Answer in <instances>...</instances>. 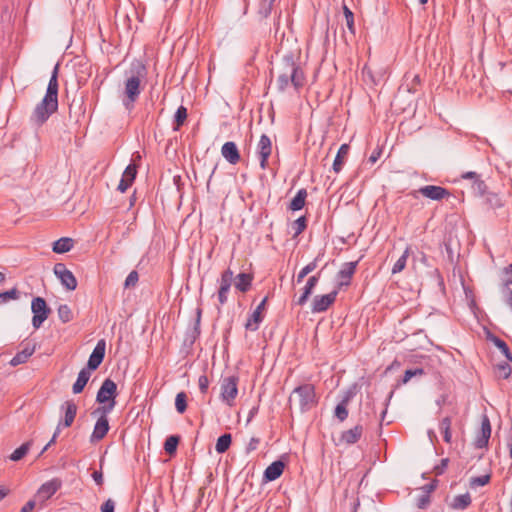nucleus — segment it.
Segmentation results:
<instances>
[{"mask_svg":"<svg viewBox=\"0 0 512 512\" xmlns=\"http://www.w3.org/2000/svg\"><path fill=\"white\" fill-rule=\"evenodd\" d=\"M58 70L59 65L53 69L50 77L46 94L42 101L36 105L31 121L36 125H42L58 109Z\"/></svg>","mask_w":512,"mask_h":512,"instance_id":"nucleus-1","label":"nucleus"},{"mask_svg":"<svg viewBox=\"0 0 512 512\" xmlns=\"http://www.w3.org/2000/svg\"><path fill=\"white\" fill-rule=\"evenodd\" d=\"M276 82L278 90L281 92L285 91L290 83L296 90L303 87L305 83L304 73L292 54L283 57Z\"/></svg>","mask_w":512,"mask_h":512,"instance_id":"nucleus-2","label":"nucleus"},{"mask_svg":"<svg viewBox=\"0 0 512 512\" xmlns=\"http://www.w3.org/2000/svg\"><path fill=\"white\" fill-rule=\"evenodd\" d=\"M147 75V69L141 62L133 63L124 83L123 105L131 109L143 89L141 83Z\"/></svg>","mask_w":512,"mask_h":512,"instance_id":"nucleus-3","label":"nucleus"},{"mask_svg":"<svg viewBox=\"0 0 512 512\" xmlns=\"http://www.w3.org/2000/svg\"><path fill=\"white\" fill-rule=\"evenodd\" d=\"M316 404L315 389L311 384L296 387L289 397V407L292 413H307Z\"/></svg>","mask_w":512,"mask_h":512,"instance_id":"nucleus-4","label":"nucleus"},{"mask_svg":"<svg viewBox=\"0 0 512 512\" xmlns=\"http://www.w3.org/2000/svg\"><path fill=\"white\" fill-rule=\"evenodd\" d=\"M116 389L114 381L109 378L104 380L96 396L99 406L92 412V416H107L112 412L115 406Z\"/></svg>","mask_w":512,"mask_h":512,"instance_id":"nucleus-5","label":"nucleus"},{"mask_svg":"<svg viewBox=\"0 0 512 512\" xmlns=\"http://www.w3.org/2000/svg\"><path fill=\"white\" fill-rule=\"evenodd\" d=\"M239 377L236 375L222 377L220 380V396L223 402L232 406L238 395Z\"/></svg>","mask_w":512,"mask_h":512,"instance_id":"nucleus-6","label":"nucleus"},{"mask_svg":"<svg viewBox=\"0 0 512 512\" xmlns=\"http://www.w3.org/2000/svg\"><path fill=\"white\" fill-rule=\"evenodd\" d=\"M31 311L33 313L32 326L39 329L51 313V308L42 297H34L31 302Z\"/></svg>","mask_w":512,"mask_h":512,"instance_id":"nucleus-7","label":"nucleus"},{"mask_svg":"<svg viewBox=\"0 0 512 512\" xmlns=\"http://www.w3.org/2000/svg\"><path fill=\"white\" fill-rule=\"evenodd\" d=\"M54 274L60 280L61 284L69 291H73L77 287V280L73 273L67 269L63 263H56L53 268Z\"/></svg>","mask_w":512,"mask_h":512,"instance_id":"nucleus-8","label":"nucleus"},{"mask_svg":"<svg viewBox=\"0 0 512 512\" xmlns=\"http://www.w3.org/2000/svg\"><path fill=\"white\" fill-rule=\"evenodd\" d=\"M233 280L234 273L231 269L228 268L221 274L218 289V301L221 305H224L227 302V294L231 288Z\"/></svg>","mask_w":512,"mask_h":512,"instance_id":"nucleus-9","label":"nucleus"},{"mask_svg":"<svg viewBox=\"0 0 512 512\" xmlns=\"http://www.w3.org/2000/svg\"><path fill=\"white\" fill-rule=\"evenodd\" d=\"M337 294L338 291L333 290L328 294L315 296L312 302V312L320 313L326 311L335 302Z\"/></svg>","mask_w":512,"mask_h":512,"instance_id":"nucleus-10","label":"nucleus"},{"mask_svg":"<svg viewBox=\"0 0 512 512\" xmlns=\"http://www.w3.org/2000/svg\"><path fill=\"white\" fill-rule=\"evenodd\" d=\"M272 152V143L270 138L263 134L257 145V155L260 160V167L264 170L268 166V158Z\"/></svg>","mask_w":512,"mask_h":512,"instance_id":"nucleus-11","label":"nucleus"},{"mask_svg":"<svg viewBox=\"0 0 512 512\" xmlns=\"http://www.w3.org/2000/svg\"><path fill=\"white\" fill-rule=\"evenodd\" d=\"M105 348V340H99L88 359L87 367H85L84 369H89V372L96 370L100 366L105 357Z\"/></svg>","mask_w":512,"mask_h":512,"instance_id":"nucleus-12","label":"nucleus"},{"mask_svg":"<svg viewBox=\"0 0 512 512\" xmlns=\"http://www.w3.org/2000/svg\"><path fill=\"white\" fill-rule=\"evenodd\" d=\"M363 434V427L361 425H355L346 431L341 432L338 441H335L336 445H353L357 443Z\"/></svg>","mask_w":512,"mask_h":512,"instance_id":"nucleus-13","label":"nucleus"},{"mask_svg":"<svg viewBox=\"0 0 512 512\" xmlns=\"http://www.w3.org/2000/svg\"><path fill=\"white\" fill-rule=\"evenodd\" d=\"M358 393L356 384L350 386L343 394L341 401L335 407V416H347L348 405Z\"/></svg>","mask_w":512,"mask_h":512,"instance_id":"nucleus-14","label":"nucleus"},{"mask_svg":"<svg viewBox=\"0 0 512 512\" xmlns=\"http://www.w3.org/2000/svg\"><path fill=\"white\" fill-rule=\"evenodd\" d=\"M421 195L431 200L440 201L445 197L450 196L449 190L444 187L436 185H426L418 189L417 191Z\"/></svg>","mask_w":512,"mask_h":512,"instance_id":"nucleus-15","label":"nucleus"},{"mask_svg":"<svg viewBox=\"0 0 512 512\" xmlns=\"http://www.w3.org/2000/svg\"><path fill=\"white\" fill-rule=\"evenodd\" d=\"M491 437V424L489 418H483L480 430L475 438L474 445L478 449H483L488 446Z\"/></svg>","mask_w":512,"mask_h":512,"instance_id":"nucleus-16","label":"nucleus"},{"mask_svg":"<svg viewBox=\"0 0 512 512\" xmlns=\"http://www.w3.org/2000/svg\"><path fill=\"white\" fill-rule=\"evenodd\" d=\"M268 297H265L260 304L256 307V309L252 312L250 317L248 318L245 328L249 331H256L259 328L260 323L263 320V311L265 309V305Z\"/></svg>","mask_w":512,"mask_h":512,"instance_id":"nucleus-17","label":"nucleus"},{"mask_svg":"<svg viewBox=\"0 0 512 512\" xmlns=\"http://www.w3.org/2000/svg\"><path fill=\"white\" fill-rule=\"evenodd\" d=\"M358 261L344 263L340 271L337 273L339 280L338 287L350 285L351 278L356 271Z\"/></svg>","mask_w":512,"mask_h":512,"instance_id":"nucleus-18","label":"nucleus"},{"mask_svg":"<svg viewBox=\"0 0 512 512\" xmlns=\"http://www.w3.org/2000/svg\"><path fill=\"white\" fill-rule=\"evenodd\" d=\"M221 154L232 165L237 164L241 158L236 144L232 141L223 144Z\"/></svg>","mask_w":512,"mask_h":512,"instance_id":"nucleus-19","label":"nucleus"},{"mask_svg":"<svg viewBox=\"0 0 512 512\" xmlns=\"http://www.w3.org/2000/svg\"><path fill=\"white\" fill-rule=\"evenodd\" d=\"M284 467L285 464L281 460L272 462L264 471V480L266 482H271L278 479L282 475Z\"/></svg>","mask_w":512,"mask_h":512,"instance_id":"nucleus-20","label":"nucleus"},{"mask_svg":"<svg viewBox=\"0 0 512 512\" xmlns=\"http://www.w3.org/2000/svg\"><path fill=\"white\" fill-rule=\"evenodd\" d=\"M61 483L58 480H51L41 485L37 491V497L43 501L53 496L60 488Z\"/></svg>","mask_w":512,"mask_h":512,"instance_id":"nucleus-21","label":"nucleus"},{"mask_svg":"<svg viewBox=\"0 0 512 512\" xmlns=\"http://www.w3.org/2000/svg\"><path fill=\"white\" fill-rule=\"evenodd\" d=\"M462 178L472 181V189L475 193L479 195H483L485 193L487 186L484 180H482L480 175H478L476 172H466L462 174Z\"/></svg>","mask_w":512,"mask_h":512,"instance_id":"nucleus-22","label":"nucleus"},{"mask_svg":"<svg viewBox=\"0 0 512 512\" xmlns=\"http://www.w3.org/2000/svg\"><path fill=\"white\" fill-rule=\"evenodd\" d=\"M35 352V345H26L21 351L16 353V355L10 360L9 364L13 367L18 366L20 364L26 363L28 359Z\"/></svg>","mask_w":512,"mask_h":512,"instance_id":"nucleus-23","label":"nucleus"},{"mask_svg":"<svg viewBox=\"0 0 512 512\" xmlns=\"http://www.w3.org/2000/svg\"><path fill=\"white\" fill-rule=\"evenodd\" d=\"M109 424L107 418H98L91 435V441L101 440L108 432Z\"/></svg>","mask_w":512,"mask_h":512,"instance_id":"nucleus-24","label":"nucleus"},{"mask_svg":"<svg viewBox=\"0 0 512 512\" xmlns=\"http://www.w3.org/2000/svg\"><path fill=\"white\" fill-rule=\"evenodd\" d=\"M349 150L350 146L346 143L340 146L332 165L333 171L335 173H339L342 170L345 158L347 157Z\"/></svg>","mask_w":512,"mask_h":512,"instance_id":"nucleus-25","label":"nucleus"},{"mask_svg":"<svg viewBox=\"0 0 512 512\" xmlns=\"http://www.w3.org/2000/svg\"><path fill=\"white\" fill-rule=\"evenodd\" d=\"M91 376V372H89V369H82L77 377L76 382L73 384L72 391L74 394H79L83 391L85 388L87 382L89 381Z\"/></svg>","mask_w":512,"mask_h":512,"instance_id":"nucleus-26","label":"nucleus"},{"mask_svg":"<svg viewBox=\"0 0 512 512\" xmlns=\"http://www.w3.org/2000/svg\"><path fill=\"white\" fill-rule=\"evenodd\" d=\"M234 280L236 289L241 292H247L251 287L253 276L247 273H240Z\"/></svg>","mask_w":512,"mask_h":512,"instance_id":"nucleus-27","label":"nucleus"},{"mask_svg":"<svg viewBox=\"0 0 512 512\" xmlns=\"http://www.w3.org/2000/svg\"><path fill=\"white\" fill-rule=\"evenodd\" d=\"M512 361L507 360L505 358L504 361H501L494 366V372L497 378L500 379H507L511 375L512 369L510 366V363Z\"/></svg>","mask_w":512,"mask_h":512,"instance_id":"nucleus-28","label":"nucleus"},{"mask_svg":"<svg viewBox=\"0 0 512 512\" xmlns=\"http://www.w3.org/2000/svg\"><path fill=\"white\" fill-rule=\"evenodd\" d=\"M306 198H307L306 189L302 188V189L298 190L295 197L291 200L288 208L292 211L301 210L305 205Z\"/></svg>","mask_w":512,"mask_h":512,"instance_id":"nucleus-29","label":"nucleus"},{"mask_svg":"<svg viewBox=\"0 0 512 512\" xmlns=\"http://www.w3.org/2000/svg\"><path fill=\"white\" fill-rule=\"evenodd\" d=\"M73 239L63 237L53 243V251L58 254L66 253L73 248Z\"/></svg>","mask_w":512,"mask_h":512,"instance_id":"nucleus-30","label":"nucleus"},{"mask_svg":"<svg viewBox=\"0 0 512 512\" xmlns=\"http://www.w3.org/2000/svg\"><path fill=\"white\" fill-rule=\"evenodd\" d=\"M470 504H471V496L467 492L465 494L455 496L451 503V507L456 510H464Z\"/></svg>","mask_w":512,"mask_h":512,"instance_id":"nucleus-31","label":"nucleus"},{"mask_svg":"<svg viewBox=\"0 0 512 512\" xmlns=\"http://www.w3.org/2000/svg\"><path fill=\"white\" fill-rule=\"evenodd\" d=\"M231 442H232L231 434L225 433V434L221 435L217 439V442L215 445L216 452L219 454L225 453L229 449Z\"/></svg>","mask_w":512,"mask_h":512,"instance_id":"nucleus-32","label":"nucleus"},{"mask_svg":"<svg viewBox=\"0 0 512 512\" xmlns=\"http://www.w3.org/2000/svg\"><path fill=\"white\" fill-rule=\"evenodd\" d=\"M30 447L31 441L23 443L20 447L11 453L9 459L14 462L21 460L28 453Z\"/></svg>","mask_w":512,"mask_h":512,"instance_id":"nucleus-33","label":"nucleus"},{"mask_svg":"<svg viewBox=\"0 0 512 512\" xmlns=\"http://www.w3.org/2000/svg\"><path fill=\"white\" fill-rule=\"evenodd\" d=\"M490 340L494 343L496 347L500 349V351L507 360L512 361V353L510 352V349L505 341H503L497 336H491Z\"/></svg>","mask_w":512,"mask_h":512,"instance_id":"nucleus-34","label":"nucleus"},{"mask_svg":"<svg viewBox=\"0 0 512 512\" xmlns=\"http://www.w3.org/2000/svg\"><path fill=\"white\" fill-rule=\"evenodd\" d=\"M439 430L443 434L444 441L446 443H450L452 439L450 418L442 419V421L439 423Z\"/></svg>","mask_w":512,"mask_h":512,"instance_id":"nucleus-35","label":"nucleus"},{"mask_svg":"<svg viewBox=\"0 0 512 512\" xmlns=\"http://www.w3.org/2000/svg\"><path fill=\"white\" fill-rule=\"evenodd\" d=\"M57 313L62 323H68L73 320V312L67 304H61L57 309Z\"/></svg>","mask_w":512,"mask_h":512,"instance_id":"nucleus-36","label":"nucleus"},{"mask_svg":"<svg viewBox=\"0 0 512 512\" xmlns=\"http://www.w3.org/2000/svg\"><path fill=\"white\" fill-rule=\"evenodd\" d=\"M180 441V436L178 435H171L167 437L164 443V450L169 455H172L176 452L178 443Z\"/></svg>","mask_w":512,"mask_h":512,"instance_id":"nucleus-37","label":"nucleus"},{"mask_svg":"<svg viewBox=\"0 0 512 512\" xmlns=\"http://www.w3.org/2000/svg\"><path fill=\"white\" fill-rule=\"evenodd\" d=\"M512 285V263L503 269V278L501 284V293L505 292L506 289H511Z\"/></svg>","mask_w":512,"mask_h":512,"instance_id":"nucleus-38","label":"nucleus"},{"mask_svg":"<svg viewBox=\"0 0 512 512\" xmlns=\"http://www.w3.org/2000/svg\"><path fill=\"white\" fill-rule=\"evenodd\" d=\"M187 119V109L183 105H181L174 115V130H178Z\"/></svg>","mask_w":512,"mask_h":512,"instance_id":"nucleus-39","label":"nucleus"},{"mask_svg":"<svg viewBox=\"0 0 512 512\" xmlns=\"http://www.w3.org/2000/svg\"><path fill=\"white\" fill-rule=\"evenodd\" d=\"M275 0H261L259 3L258 14L262 18H267L272 11V7Z\"/></svg>","mask_w":512,"mask_h":512,"instance_id":"nucleus-40","label":"nucleus"},{"mask_svg":"<svg viewBox=\"0 0 512 512\" xmlns=\"http://www.w3.org/2000/svg\"><path fill=\"white\" fill-rule=\"evenodd\" d=\"M409 253H410V249H409V247H407L405 249V251L403 252L402 256L395 262V264L392 268V274L399 273L405 268Z\"/></svg>","mask_w":512,"mask_h":512,"instance_id":"nucleus-41","label":"nucleus"},{"mask_svg":"<svg viewBox=\"0 0 512 512\" xmlns=\"http://www.w3.org/2000/svg\"><path fill=\"white\" fill-rule=\"evenodd\" d=\"M307 227L306 217L301 216L292 223V229L294 230L293 237L299 236Z\"/></svg>","mask_w":512,"mask_h":512,"instance_id":"nucleus-42","label":"nucleus"},{"mask_svg":"<svg viewBox=\"0 0 512 512\" xmlns=\"http://www.w3.org/2000/svg\"><path fill=\"white\" fill-rule=\"evenodd\" d=\"M175 407L179 414H182L186 411L187 395L184 392H180L176 395Z\"/></svg>","mask_w":512,"mask_h":512,"instance_id":"nucleus-43","label":"nucleus"},{"mask_svg":"<svg viewBox=\"0 0 512 512\" xmlns=\"http://www.w3.org/2000/svg\"><path fill=\"white\" fill-rule=\"evenodd\" d=\"M489 481H490V475L486 474V475L472 477L470 479L469 484H470L471 488H477V487L484 486V485L488 484Z\"/></svg>","mask_w":512,"mask_h":512,"instance_id":"nucleus-44","label":"nucleus"},{"mask_svg":"<svg viewBox=\"0 0 512 512\" xmlns=\"http://www.w3.org/2000/svg\"><path fill=\"white\" fill-rule=\"evenodd\" d=\"M320 276H321V272H318L317 274L310 276L308 278V280L306 282V285L304 286L303 290L306 293L312 294L313 289L316 287V285L319 282Z\"/></svg>","mask_w":512,"mask_h":512,"instance_id":"nucleus-45","label":"nucleus"},{"mask_svg":"<svg viewBox=\"0 0 512 512\" xmlns=\"http://www.w3.org/2000/svg\"><path fill=\"white\" fill-rule=\"evenodd\" d=\"M77 409V405L73 401H66L61 406V412L64 413V416H76Z\"/></svg>","mask_w":512,"mask_h":512,"instance_id":"nucleus-46","label":"nucleus"},{"mask_svg":"<svg viewBox=\"0 0 512 512\" xmlns=\"http://www.w3.org/2000/svg\"><path fill=\"white\" fill-rule=\"evenodd\" d=\"M137 175V166L135 164H129L123 172L122 178L134 182Z\"/></svg>","mask_w":512,"mask_h":512,"instance_id":"nucleus-47","label":"nucleus"},{"mask_svg":"<svg viewBox=\"0 0 512 512\" xmlns=\"http://www.w3.org/2000/svg\"><path fill=\"white\" fill-rule=\"evenodd\" d=\"M19 298V291L17 288L0 293V304L6 303L10 299L16 300Z\"/></svg>","mask_w":512,"mask_h":512,"instance_id":"nucleus-48","label":"nucleus"},{"mask_svg":"<svg viewBox=\"0 0 512 512\" xmlns=\"http://www.w3.org/2000/svg\"><path fill=\"white\" fill-rule=\"evenodd\" d=\"M343 11H344L345 19H346V25H347L349 31L352 34H355L354 14H353V12L346 5H344Z\"/></svg>","mask_w":512,"mask_h":512,"instance_id":"nucleus-49","label":"nucleus"},{"mask_svg":"<svg viewBox=\"0 0 512 512\" xmlns=\"http://www.w3.org/2000/svg\"><path fill=\"white\" fill-rule=\"evenodd\" d=\"M486 204L491 209H497L503 206L500 197L497 194L491 193L486 197Z\"/></svg>","mask_w":512,"mask_h":512,"instance_id":"nucleus-50","label":"nucleus"},{"mask_svg":"<svg viewBox=\"0 0 512 512\" xmlns=\"http://www.w3.org/2000/svg\"><path fill=\"white\" fill-rule=\"evenodd\" d=\"M138 279H139V275H138L137 271H135V270L131 271L128 274V276L126 277V280L124 283L125 288L135 286L136 283L138 282Z\"/></svg>","mask_w":512,"mask_h":512,"instance_id":"nucleus-51","label":"nucleus"},{"mask_svg":"<svg viewBox=\"0 0 512 512\" xmlns=\"http://www.w3.org/2000/svg\"><path fill=\"white\" fill-rule=\"evenodd\" d=\"M424 373L423 369L416 368V369H408L405 371L402 382L405 384L407 383L412 377L416 375H422Z\"/></svg>","mask_w":512,"mask_h":512,"instance_id":"nucleus-52","label":"nucleus"},{"mask_svg":"<svg viewBox=\"0 0 512 512\" xmlns=\"http://www.w3.org/2000/svg\"><path fill=\"white\" fill-rule=\"evenodd\" d=\"M449 459L443 458L438 465L434 467L436 475H442L448 467Z\"/></svg>","mask_w":512,"mask_h":512,"instance_id":"nucleus-53","label":"nucleus"},{"mask_svg":"<svg viewBox=\"0 0 512 512\" xmlns=\"http://www.w3.org/2000/svg\"><path fill=\"white\" fill-rule=\"evenodd\" d=\"M198 386L201 393H206L209 387V379L206 375H201L198 379Z\"/></svg>","mask_w":512,"mask_h":512,"instance_id":"nucleus-54","label":"nucleus"},{"mask_svg":"<svg viewBox=\"0 0 512 512\" xmlns=\"http://www.w3.org/2000/svg\"><path fill=\"white\" fill-rule=\"evenodd\" d=\"M115 503L112 499H107L101 506V512H114Z\"/></svg>","mask_w":512,"mask_h":512,"instance_id":"nucleus-55","label":"nucleus"},{"mask_svg":"<svg viewBox=\"0 0 512 512\" xmlns=\"http://www.w3.org/2000/svg\"><path fill=\"white\" fill-rule=\"evenodd\" d=\"M259 443H260L259 438L252 437L250 439L249 443L247 444L246 451L249 453V452H252V451L256 450L258 445H259Z\"/></svg>","mask_w":512,"mask_h":512,"instance_id":"nucleus-56","label":"nucleus"},{"mask_svg":"<svg viewBox=\"0 0 512 512\" xmlns=\"http://www.w3.org/2000/svg\"><path fill=\"white\" fill-rule=\"evenodd\" d=\"M318 259L319 257H316L313 261H311L310 263H308L306 266H304L302 269L307 273V274H310L311 272H313L316 268H317V265H318Z\"/></svg>","mask_w":512,"mask_h":512,"instance_id":"nucleus-57","label":"nucleus"},{"mask_svg":"<svg viewBox=\"0 0 512 512\" xmlns=\"http://www.w3.org/2000/svg\"><path fill=\"white\" fill-rule=\"evenodd\" d=\"M132 185V183L130 181H127L123 178H121L119 184H118V187H117V190H119L120 192L124 193L127 191V189Z\"/></svg>","mask_w":512,"mask_h":512,"instance_id":"nucleus-58","label":"nucleus"},{"mask_svg":"<svg viewBox=\"0 0 512 512\" xmlns=\"http://www.w3.org/2000/svg\"><path fill=\"white\" fill-rule=\"evenodd\" d=\"M505 303L509 306V308L512 310V290L506 289L505 292L502 293Z\"/></svg>","mask_w":512,"mask_h":512,"instance_id":"nucleus-59","label":"nucleus"},{"mask_svg":"<svg viewBox=\"0 0 512 512\" xmlns=\"http://www.w3.org/2000/svg\"><path fill=\"white\" fill-rule=\"evenodd\" d=\"M36 506L35 500H29L22 508L21 512H31Z\"/></svg>","mask_w":512,"mask_h":512,"instance_id":"nucleus-60","label":"nucleus"},{"mask_svg":"<svg viewBox=\"0 0 512 512\" xmlns=\"http://www.w3.org/2000/svg\"><path fill=\"white\" fill-rule=\"evenodd\" d=\"M382 151L380 149H376L373 151V153L370 155L368 161L371 164H374L377 162V160L380 158Z\"/></svg>","mask_w":512,"mask_h":512,"instance_id":"nucleus-61","label":"nucleus"},{"mask_svg":"<svg viewBox=\"0 0 512 512\" xmlns=\"http://www.w3.org/2000/svg\"><path fill=\"white\" fill-rule=\"evenodd\" d=\"M92 478L98 485L103 484V474L101 471H94L92 474Z\"/></svg>","mask_w":512,"mask_h":512,"instance_id":"nucleus-62","label":"nucleus"},{"mask_svg":"<svg viewBox=\"0 0 512 512\" xmlns=\"http://www.w3.org/2000/svg\"><path fill=\"white\" fill-rule=\"evenodd\" d=\"M310 295H311V294L306 293V292L303 290V293L301 294V296L298 298V300H297V302H296V303H297V305H299V306H303V305L307 302V300H308V298L310 297Z\"/></svg>","mask_w":512,"mask_h":512,"instance_id":"nucleus-63","label":"nucleus"},{"mask_svg":"<svg viewBox=\"0 0 512 512\" xmlns=\"http://www.w3.org/2000/svg\"><path fill=\"white\" fill-rule=\"evenodd\" d=\"M427 434H428L429 440H430V442H431L432 444H435V442H437V441H438L437 435H436V433H435V431H434V430L429 429V430H428V432H427Z\"/></svg>","mask_w":512,"mask_h":512,"instance_id":"nucleus-64","label":"nucleus"}]
</instances>
